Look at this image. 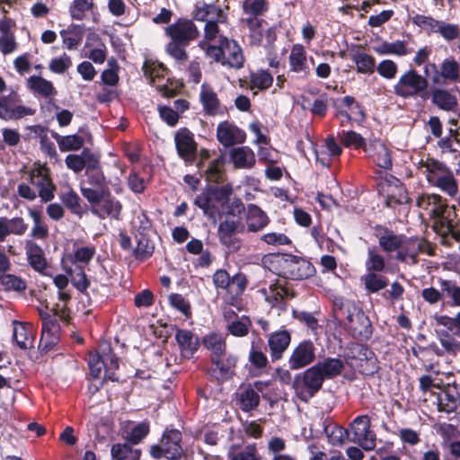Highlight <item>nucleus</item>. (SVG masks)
<instances>
[{
	"label": "nucleus",
	"instance_id": "16",
	"mask_svg": "<svg viewBox=\"0 0 460 460\" xmlns=\"http://www.w3.org/2000/svg\"><path fill=\"white\" fill-rule=\"evenodd\" d=\"M60 326L57 316L42 323L40 348L44 351L50 350L58 341Z\"/></svg>",
	"mask_w": 460,
	"mask_h": 460
},
{
	"label": "nucleus",
	"instance_id": "52",
	"mask_svg": "<svg viewBox=\"0 0 460 460\" xmlns=\"http://www.w3.org/2000/svg\"><path fill=\"white\" fill-rule=\"evenodd\" d=\"M241 409L249 411L258 407L260 403L259 394L252 387H247L239 394Z\"/></svg>",
	"mask_w": 460,
	"mask_h": 460
},
{
	"label": "nucleus",
	"instance_id": "38",
	"mask_svg": "<svg viewBox=\"0 0 460 460\" xmlns=\"http://www.w3.org/2000/svg\"><path fill=\"white\" fill-rule=\"evenodd\" d=\"M137 246L132 249V254L137 260L144 261L152 256L155 245L146 234H136Z\"/></svg>",
	"mask_w": 460,
	"mask_h": 460
},
{
	"label": "nucleus",
	"instance_id": "28",
	"mask_svg": "<svg viewBox=\"0 0 460 460\" xmlns=\"http://www.w3.org/2000/svg\"><path fill=\"white\" fill-rule=\"evenodd\" d=\"M403 243L396 253V260L402 262L411 260V263L417 262V256L422 252V245L418 239L403 236Z\"/></svg>",
	"mask_w": 460,
	"mask_h": 460
},
{
	"label": "nucleus",
	"instance_id": "44",
	"mask_svg": "<svg viewBox=\"0 0 460 460\" xmlns=\"http://www.w3.org/2000/svg\"><path fill=\"white\" fill-rule=\"evenodd\" d=\"M367 273L384 272L386 270V262L384 256L376 247L369 248L365 262Z\"/></svg>",
	"mask_w": 460,
	"mask_h": 460
},
{
	"label": "nucleus",
	"instance_id": "32",
	"mask_svg": "<svg viewBox=\"0 0 460 460\" xmlns=\"http://www.w3.org/2000/svg\"><path fill=\"white\" fill-rule=\"evenodd\" d=\"M315 367L323 377V379H332L341 374L344 369V363L340 358H328L317 362Z\"/></svg>",
	"mask_w": 460,
	"mask_h": 460
},
{
	"label": "nucleus",
	"instance_id": "5",
	"mask_svg": "<svg viewBox=\"0 0 460 460\" xmlns=\"http://www.w3.org/2000/svg\"><path fill=\"white\" fill-rule=\"evenodd\" d=\"M181 439L182 435L178 429L165 430L160 443L151 447L150 454L155 459L180 460L183 456Z\"/></svg>",
	"mask_w": 460,
	"mask_h": 460
},
{
	"label": "nucleus",
	"instance_id": "7",
	"mask_svg": "<svg viewBox=\"0 0 460 460\" xmlns=\"http://www.w3.org/2000/svg\"><path fill=\"white\" fill-rule=\"evenodd\" d=\"M323 377L315 366L297 375L293 381V387L298 397L305 402L314 397L322 388Z\"/></svg>",
	"mask_w": 460,
	"mask_h": 460
},
{
	"label": "nucleus",
	"instance_id": "20",
	"mask_svg": "<svg viewBox=\"0 0 460 460\" xmlns=\"http://www.w3.org/2000/svg\"><path fill=\"white\" fill-rule=\"evenodd\" d=\"M288 59L292 72L300 74L303 77L307 76L311 73V66L307 62L306 51L302 45L296 44L293 46Z\"/></svg>",
	"mask_w": 460,
	"mask_h": 460
},
{
	"label": "nucleus",
	"instance_id": "13",
	"mask_svg": "<svg viewBox=\"0 0 460 460\" xmlns=\"http://www.w3.org/2000/svg\"><path fill=\"white\" fill-rule=\"evenodd\" d=\"M457 214L455 206L443 204V207L432 217L433 228L440 235L446 237L452 231L453 226H457Z\"/></svg>",
	"mask_w": 460,
	"mask_h": 460
},
{
	"label": "nucleus",
	"instance_id": "61",
	"mask_svg": "<svg viewBox=\"0 0 460 460\" xmlns=\"http://www.w3.org/2000/svg\"><path fill=\"white\" fill-rule=\"evenodd\" d=\"M102 201H103V204L102 207V211L97 212V211L93 210V212L98 214V216L100 217H105L106 216H112L113 217L118 218L119 215L120 214L121 208H122V206L119 203V201H118L114 199H110L109 196H107Z\"/></svg>",
	"mask_w": 460,
	"mask_h": 460
},
{
	"label": "nucleus",
	"instance_id": "25",
	"mask_svg": "<svg viewBox=\"0 0 460 460\" xmlns=\"http://www.w3.org/2000/svg\"><path fill=\"white\" fill-rule=\"evenodd\" d=\"M269 223V217L261 208L253 204L248 206L246 226L249 232L261 231Z\"/></svg>",
	"mask_w": 460,
	"mask_h": 460
},
{
	"label": "nucleus",
	"instance_id": "36",
	"mask_svg": "<svg viewBox=\"0 0 460 460\" xmlns=\"http://www.w3.org/2000/svg\"><path fill=\"white\" fill-rule=\"evenodd\" d=\"M447 200L443 199L438 194H422L417 199V206L427 210L431 217L438 214V211L446 204Z\"/></svg>",
	"mask_w": 460,
	"mask_h": 460
},
{
	"label": "nucleus",
	"instance_id": "15",
	"mask_svg": "<svg viewBox=\"0 0 460 460\" xmlns=\"http://www.w3.org/2000/svg\"><path fill=\"white\" fill-rule=\"evenodd\" d=\"M217 140L225 146H232L245 141V133L235 125L224 121L217 128Z\"/></svg>",
	"mask_w": 460,
	"mask_h": 460
},
{
	"label": "nucleus",
	"instance_id": "58",
	"mask_svg": "<svg viewBox=\"0 0 460 460\" xmlns=\"http://www.w3.org/2000/svg\"><path fill=\"white\" fill-rule=\"evenodd\" d=\"M93 3L91 0H74L69 7V13L72 19L82 21L86 16V12L91 10Z\"/></svg>",
	"mask_w": 460,
	"mask_h": 460
},
{
	"label": "nucleus",
	"instance_id": "60",
	"mask_svg": "<svg viewBox=\"0 0 460 460\" xmlns=\"http://www.w3.org/2000/svg\"><path fill=\"white\" fill-rule=\"evenodd\" d=\"M273 83L272 75L265 70L258 71L251 75V87L265 90L271 86Z\"/></svg>",
	"mask_w": 460,
	"mask_h": 460
},
{
	"label": "nucleus",
	"instance_id": "8",
	"mask_svg": "<svg viewBox=\"0 0 460 460\" xmlns=\"http://www.w3.org/2000/svg\"><path fill=\"white\" fill-rule=\"evenodd\" d=\"M370 427L371 422L367 415L358 416L349 425V441L358 444L366 451L375 449L376 436Z\"/></svg>",
	"mask_w": 460,
	"mask_h": 460
},
{
	"label": "nucleus",
	"instance_id": "9",
	"mask_svg": "<svg viewBox=\"0 0 460 460\" xmlns=\"http://www.w3.org/2000/svg\"><path fill=\"white\" fill-rule=\"evenodd\" d=\"M211 53L216 61L224 66L239 69L243 66L244 58L241 47L234 41L224 39L219 48H212Z\"/></svg>",
	"mask_w": 460,
	"mask_h": 460
},
{
	"label": "nucleus",
	"instance_id": "6",
	"mask_svg": "<svg viewBox=\"0 0 460 460\" xmlns=\"http://www.w3.org/2000/svg\"><path fill=\"white\" fill-rule=\"evenodd\" d=\"M277 263L281 270L279 274L287 279H304L312 277L315 272L310 261L291 254L278 256Z\"/></svg>",
	"mask_w": 460,
	"mask_h": 460
},
{
	"label": "nucleus",
	"instance_id": "31",
	"mask_svg": "<svg viewBox=\"0 0 460 460\" xmlns=\"http://www.w3.org/2000/svg\"><path fill=\"white\" fill-rule=\"evenodd\" d=\"M431 101L434 105L446 111H454L458 106L456 95L446 89H434Z\"/></svg>",
	"mask_w": 460,
	"mask_h": 460
},
{
	"label": "nucleus",
	"instance_id": "23",
	"mask_svg": "<svg viewBox=\"0 0 460 460\" xmlns=\"http://www.w3.org/2000/svg\"><path fill=\"white\" fill-rule=\"evenodd\" d=\"M97 158L98 156L95 154L85 148L80 155L71 154L66 155L65 164L75 173H79L84 169L87 170L89 165H92Z\"/></svg>",
	"mask_w": 460,
	"mask_h": 460
},
{
	"label": "nucleus",
	"instance_id": "48",
	"mask_svg": "<svg viewBox=\"0 0 460 460\" xmlns=\"http://www.w3.org/2000/svg\"><path fill=\"white\" fill-rule=\"evenodd\" d=\"M217 369H218L220 373V376L222 378H230L234 375V369L237 363V357L232 354L227 355L224 358L221 357L215 358L212 362Z\"/></svg>",
	"mask_w": 460,
	"mask_h": 460
},
{
	"label": "nucleus",
	"instance_id": "11",
	"mask_svg": "<svg viewBox=\"0 0 460 460\" xmlns=\"http://www.w3.org/2000/svg\"><path fill=\"white\" fill-rule=\"evenodd\" d=\"M30 179L31 183L38 189L41 201L49 202L54 199L56 185L50 178L49 168L46 166L37 167L32 170Z\"/></svg>",
	"mask_w": 460,
	"mask_h": 460
},
{
	"label": "nucleus",
	"instance_id": "42",
	"mask_svg": "<svg viewBox=\"0 0 460 460\" xmlns=\"http://www.w3.org/2000/svg\"><path fill=\"white\" fill-rule=\"evenodd\" d=\"M440 76L447 82H460V64L454 58H447L440 65Z\"/></svg>",
	"mask_w": 460,
	"mask_h": 460
},
{
	"label": "nucleus",
	"instance_id": "22",
	"mask_svg": "<svg viewBox=\"0 0 460 460\" xmlns=\"http://www.w3.org/2000/svg\"><path fill=\"white\" fill-rule=\"evenodd\" d=\"M228 460H261L256 443L232 444L226 454Z\"/></svg>",
	"mask_w": 460,
	"mask_h": 460
},
{
	"label": "nucleus",
	"instance_id": "45",
	"mask_svg": "<svg viewBox=\"0 0 460 460\" xmlns=\"http://www.w3.org/2000/svg\"><path fill=\"white\" fill-rule=\"evenodd\" d=\"M85 179L80 183L85 185H97L101 186L106 182L105 176L101 167L99 158H97L93 164L89 165L84 172Z\"/></svg>",
	"mask_w": 460,
	"mask_h": 460
},
{
	"label": "nucleus",
	"instance_id": "10",
	"mask_svg": "<svg viewBox=\"0 0 460 460\" xmlns=\"http://www.w3.org/2000/svg\"><path fill=\"white\" fill-rule=\"evenodd\" d=\"M174 143L178 155L187 164L196 160L198 144L193 133L187 128H179L174 135Z\"/></svg>",
	"mask_w": 460,
	"mask_h": 460
},
{
	"label": "nucleus",
	"instance_id": "53",
	"mask_svg": "<svg viewBox=\"0 0 460 460\" xmlns=\"http://www.w3.org/2000/svg\"><path fill=\"white\" fill-rule=\"evenodd\" d=\"M341 143L347 146H354L355 148H362L366 153H370V148L366 144L365 138L355 131H342Z\"/></svg>",
	"mask_w": 460,
	"mask_h": 460
},
{
	"label": "nucleus",
	"instance_id": "24",
	"mask_svg": "<svg viewBox=\"0 0 460 460\" xmlns=\"http://www.w3.org/2000/svg\"><path fill=\"white\" fill-rule=\"evenodd\" d=\"M175 339L180 346L181 355L188 358L193 356L199 346L198 336L189 330H178Z\"/></svg>",
	"mask_w": 460,
	"mask_h": 460
},
{
	"label": "nucleus",
	"instance_id": "63",
	"mask_svg": "<svg viewBox=\"0 0 460 460\" xmlns=\"http://www.w3.org/2000/svg\"><path fill=\"white\" fill-rule=\"evenodd\" d=\"M242 22L248 27L252 38L256 41L261 40L262 24L265 22L263 19L255 16H247L242 19Z\"/></svg>",
	"mask_w": 460,
	"mask_h": 460
},
{
	"label": "nucleus",
	"instance_id": "26",
	"mask_svg": "<svg viewBox=\"0 0 460 460\" xmlns=\"http://www.w3.org/2000/svg\"><path fill=\"white\" fill-rule=\"evenodd\" d=\"M229 155L234 167L238 169H251L256 162L253 151L248 146L234 147Z\"/></svg>",
	"mask_w": 460,
	"mask_h": 460
},
{
	"label": "nucleus",
	"instance_id": "21",
	"mask_svg": "<svg viewBox=\"0 0 460 460\" xmlns=\"http://www.w3.org/2000/svg\"><path fill=\"white\" fill-rule=\"evenodd\" d=\"M291 341V336L288 331H279L271 333L268 340L271 359L279 360L282 358Z\"/></svg>",
	"mask_w": 460,
	"mask_h": 460
},
{
	"label": "nucleus",
	"instance_id": "54",
	"mask_svg": "<svg viewBox=\"0 0 460 460\" xmlns=\"http://www.w3.org/2000/svg\"><path fill=\"white\" fill-rule=\"evenodd\" d=\"M188 45L181 44L175 40H171L165 48L167 54L172 57L178 64H185L188 60V53L186 48Z\"/></svg>",
	"mask_w": 460,
	"mask_h": 460
},
{
	"label": "nucleus",
	"instance_id": "30",
	"mask_svg": "<svg viewBox=\"0 0 460 460\" xmlns=\"http://www.w3.org/2000/svg\"><path fill=\"white\" fill-rule=\"evenodd\" d=\"M383 233L377 234L378 244L385 252H399L402 244L403 243V234H396L388 228H383Z\"/></svg>",
	"mask_w": 460,
	"mask_h": 460
},
{
	"label": "nucleus",
	"instance_id": "47",
	"mask_svg": "<svg viewBox=\"0 0 460 460\" xmlns=\"http://www.w3.org/2000/svg\"><path fill=\"white\" fill-rule=\"evenodd\" d=\"M13 339L16 344L22 349H26L31 346V326L13 321Z\"/></svg>",
	"mask_w": 460,
	"mask_h": 460
},
{
	"label": "nucleus",
	"instance_id": "17",
	"mask_svg": "<svg viewBox=\"0 0 460 460\" xmlns=\"http://www.w3.org/2000/svg\"><path fill=\"white\" fill-rule=\"evenodd\" d=\"M459 403L460 393L455 385L447 384L444 385L438 394V406L440 411L453 412Z\"/></svg>",
	"mask_w": 460,
	"mask_h": 460
},
{
	"label": "nucleus",
	"instance_id": "35",
	"mask_svg": "<svg viewBox=\"0 0 460 460\" xmlns=\"http://www.w3.org/2000/svg\"><path fill=\"white\" fill-rule=\"evenodd\" d=\"M82 195L91 204H99L107 196H110V190L107 183L103 185H85L80 184Z\"/></svg>",
	"mask_w": 460,
	"mask_h": 460
},
{
	"label": "nucleus",
	"instance_id": "18",
	"mask_svg": "<svg viewBox=\"0 0 460 460\" xmlns=\"http://www.w3.org/2000/svg\"><path fill=\"white\" fill-rule=\"evenodd\" d=\"M239 222L233 219H225L218 226V238L220 243L229 250L236 251L240 247L239 241L234 237Z\"/></svg>",
	"mask_w": 460,
	"mask_h": 460
},
{
	"label": "nucleus",
	"instance_id": "2",
	"mask_svg": "<svg viewBox=\"0 0 460 460\" xmlns=\"http://www.w3.org/2000/svg\"><path fill=\"white\" fill-rule=\"evenodd\" d=\"M420 169L426 175L427 181L432 186L438 187L449 197L458 193L457 181L447 165L432 158L421 160Z\"/></svg>",
	"mask_w": 460,
	"mask_h": 460
},
{
	"label": "nucleus",
	"instance_id": "27",
	"mask_svg": "<svg viewBox=\"0 0 460 460\" xmlns=\"http://www.w3.org/2000/svg\"><path fill=\"white\" fill-rule=\"evenodd\" d=\"M25 252L29 264L36 271L42 272L47 267V261L44 257L42 248L32 240H27L25 243Z\"/></svg>",
	"mask_w": 460,
	"mask_h": 460
},
{
	"label": "nucleus",
	"instance_id": "29",
	"mask_svg": "<svg viewBox=\"0 0 460 460\" xmlns=\"http://www.w3.org/2000/svg\"><path fill=\"white\" fill-rule=\"evenodd\" d=\"M368 148H370V153L367 154L378 167L385 170L392 168L390 152L383 142L376 140L368 146Z\"/></svg>",
	"mask_w": 460,
	"mask_h": 460
},
{
	"label": "nucleus",
	"instance_id": "46",
	"mask_svg": "<svg viewBox=\"0 0 460 460\" xmlns=\"http://www.w3.org/2000/svg\"><path fill=\"white\" fill-rule=\"evenodd\" d=\"M194 205L199 208L203 214L208 217H215L216 214L219 212V208L213 202L208 189L196 196Z\"/></svg>",
	"mask_w": 460,
	"mask_h": 460
},
{
	"label": "nucleus",
	"instance_id": "40",
	"mask_svg": "<svg viewBox=\"0 0 460 460\" xmlns=\"http://www.w3.org/2000/svg\"><path fill=\"white\" fill-rule=\"evenodd\" d=\"M323 430L328 442L335 447L341 446L349 440V430L333 423H323Z\"/></svg>",
	"mask_w": 460,
	"mask_h": 460
},
{
	"label": "nucleus",
	"instance_id": "57",
	"mask_svg": "<svg viewBox=\"0 0 460 460\" xmlns=\"http://www.w3.org/2000/svg\"><path fill=\"white\" fill-rule=\"evenodd\" d=\"M412 22L425 31L427 33H437L441 21L436 20L431 16L416 14L412 17Z\"/></svg>",
	"mask_w": 460,
	"mask_h": 460
},
{
	"label": "nucleus",
	"instance_id": "3",
	"mask_svg": "<svg viewBox=\"0 0 460 460\" xmlns=\"http://www.w3.org/2000/svg\"><path fill=\"white\" fill-rule=\"evenodd\" d=\"M88 365L93 378H99L102 368H104L105 379L118 380L114 371L119 368V358L112 353L110 343H101L98 351L90 354Z\"/></svg>",
	"mask_w": 460,
	"mask_h": 460
},
{
	"label": "nucleus",
	"instance_id": "4",
	"mask_svg": "<svg viewBox=\"0 0 460 460\" xmlns=\"http://www.w3.org/2000/svg\"><path fill=\"white\" fill-rule=\"evenodd\" d=\"M429 86L427 78L420 75L415 69H409L402 73L394 85V93L402 98H414L423 96Z\"/></svg>",
	"mask_w": 460,
	"mask_h": 460
},
{
	"label": "nucleus",
	"instance_id": "62",
	"mask_svg": "<svg viewBox=\"0 0 460 460\" xmlns=\"http://www.w3.org/2000/svg\"><path fill=\"white\" fill-rule=\"evenodd\" d=\"M0 284L4 287L6 290L24 291L27 288L26 282L13 274H4L0 276Z\"/></svg>",
	"mask_w": 460,
	"mask_h": 460
},
{
	"label": "nucleus",
	"instance_id": "39",
	"mask_svg": "<svg viewBox=\"0 0 460 460\" xmlns=\"http://www.w3.org/2000/svg\"><path fill=\"white\" fill-rule=\"evenodd\" d=\"M29 216L33 221L30 236L32 239L46 240L49 237V227L45 223L41 213L36 209H30Z\"/></svg>",
	"mask_w": 460,
	"mask_h": 460
},
{
	"label": "nucleus",
	"instance_id": "43",
	"mask_svg": "<svg viewBox=\"0 0 460 460\" xmlns=\"http://www.w3.org/2000/svg\"><path fill=\"white\" fill-rule=\"evenodd\" d=\"M27 83L31 90L43 97H50L57 94L53 84L41 76L32 75L28 79Z\"/></svg>",
	"mask_w": 460,
	"mask_h": 460
},
{
	"label": "nucleus",
	"instance_id": "59",
	"mask_svg": "<svg viewBox=\"0 0 460 460\" xmlns=\"http://www.w3.org/2000/svg\"><path fill=\"white\" fill-rule=\"evenodd\" d=\"M243 8L247 16L259 17L267 12L269 4L265 0H244Z\"/></svg>",
	"mask_w": 460,
	"mask_h": 460
},
{
	"label": "nucleus",
	"instance_id": "12",
	"mask_svg": "<svg viewBox=\"0 0 460 460\" xmlns=\"http://www.w3.org/2000/svg\"><path fill=\"white\" fill-rule=\"evenodd\" d=\"M166 34L171 40L181 44L189 45L190 41L199 36V31L192 21L179 19L165 29Z\"/></svg>",
	"mask_w": 460,
	"mask_h": 460
},
{
	"label": "nucleus",
	"instance_id": "41",
	"mask_svg": "<svg viewBox=\"0 0 460 460\" xmlns=\"http://www.w3.org/2000/svg\"><path fill=\"white\" fill-rule=\"evenodd\" d=\"M32 114V110L28 107L18 105L12 108L4 99L0 100V118L4 120L18 119Z\"/></svg>",
	"mask_w": 460,
	"mask_h": 460
},
{
	"label": "nucleus",
	"instance_id": "19",
	"mask_svg": "<svg viewBox=\"0 0 460 460\" xmlns=\"http://www.w3.org/2000/svg\"><path fill=\"white\" fill-rule=\"evenodd\" d=\"M199 102L205 114L216 116L222 113L221 102L211 86L203 84L200 87Z\"/></svg>",
	"mask_w": 460,
	"mask_h": 460
},
{
	"label": "nucleus",
	"instance_id": "1",
	"mask_svg": "<svg viewBox=\"0 0 460 460\" xmlns=\"http://www.w3.org/2000/svg\"><path fill=\"white\" fill-rule=\"evenodd\" d=\"M336 317L345 319V328L355 339L367 340L372 334L369 318L352 301L338 299L334 302Z\"/></svg>",
	"mask_w": 460,
	"mask_h": 460
},
{
	"label": "nucleus",
	"instance_id": "55",
	"mask_svg": "<svg viewBox=\"0 0 460 460\" xmlns=\"http://www.w3.org/2000/svg\"><path fill=\"white\" fill-rule=\"evenodd\" d=\"M59 199L73 214L81 216V199L75 190H69L66 192H62Z\"/></svg>",
	"mask_w": 460,
	"mask_h": 460
},
{
	"label": "nucleus",
	"instance_id": "33",
	"mask_svg": "<svg viewBox=\"0 0 460 460\" xmlns=\"http://www.w3.org/2000/svg\"><path fill=\"white\" fill-rule=\"evenodd\" d=\"M51 136L57 141L61 152L77 151L84 145V137L77 134L61 136L52 131Z\"/></svg>",
	"mask_w": 460,
	"mask_h": 460
},
{
	"label": "nucleus",
	"instance_id": "56",
	"mask_svg": "<svg viewBox=\"0 0 460 460\" xmlns=\"http://www.w3.org/2000/svg\"><path fill=\"white\" fill-rule=\"evenodd\" d=\"M365 288L371 293H376L388 285V280L385 277L377 275L376 273H367L363 277Z\"/></svg>",
	"mask_w": 460,
	"mask_h": 460
},
{
	"label": "nucleus",
	"instance_id": "51",
	"mask_svg": "<svg viewBox=\"0 0 460 460\" xmlns=\"http://www.w3.org/2000/svg\"><path fill=\"white\" fill-rule=\"evenodd\" d=\"M351 59L357 66V71L361 74H373L376 67L375 58L365 53L357 52L352 55Z\"/></svg>",
	"mask_w": 460,
	"mask_h": 460
},
{
	"label": "nucleus",
	"instance_id": "50",
	"mask_svg": "<svg viewBox=\"0 0 460 460\" xmlns=\"http://www.w3.org/2000/svg\"><path fill=\"white\" fill-rule=\"evenodd\" d=\"M141 452L133 449L128 444H115L111 447V456L115 460H139Z\"/></svg>",
	"mask_w": 460,
	"mask_h": 460
},
{
	"label": "nucleus",
	"instance_id": "34",
	"mask_svg": "<svg viewBox=\"0 0 460 460\" xmlns=\"http://www.w3.org/2000/svg\"><path fill=\"white\" fill-rule=\"evenodd\" d=\"M202 343L206 349L211 352V361L213 362L215 358H219L225 355L226 349V341L222 335L217 333H210L206 335Z\"/></svg>",
	"mask_w": 460,
	"mask_h": 460
},
{
	"label": "nucleus",
	"instance_id": "49",
	"mask_svg": "<svg viewBox=\"0 0 460 460\" xmlns=\"http://www.w3.org/2000/svg\"><path fill=\"white\" fill-rule=\"evenodd\" d=\"M213 202L221 208H225V205L229 201V198L233 194V187L230 184H225L222 186H211L208 188Z\"/></svg>",
	"mask_w": 460,
	"mask_h": 460
},
{
	"label": "nucleus",
	"instance_id": "64",
	"mask_svg": "<svg viewBox=\"0 0 460 460\" xmlns=\"http://www.w3.org/2000/svg\"><path fill=\"white\" fill-rule=\"evenodd\" d=\"M440 288L446 296L453 300L455 305L460 306V287L451 280H441Z\"/></svg>",
	"mask_w": 460,
	"mask_h": 460
},
{
	"label": "nucleus",
	"instance_id": "37",
	"mask_svg": "<svg viewBox=\"0 0 460 460\" xmlns=\"http://www.w3.org/2000/svg\"><path fill=\"white\" fill-rule=\"evenodd\" d=\"M407 41L396 40L394 42L384 41L379 45L374 47L376 53L379 55H396V56H406L411 52L407 48Z\"/></svg>",
	"mask_w": 460,
	"mask_h": 460
},
{
	"label": "nucleus",
	"instance_id": "14",
	"mask_svg": "<svg viewBox=\"0 0 460 460\" xmlns=\"http://www.w3.org/2000/svg\"><path fill=\"white\" fill-rule=\"evenodd\" d=\"M315 358V347L311 341L300 342L288 358L289 368L297 370L311 364Z\"/></svg>",
	"mask_w": 460,
	"mask_h": 460
}]
</instances>
